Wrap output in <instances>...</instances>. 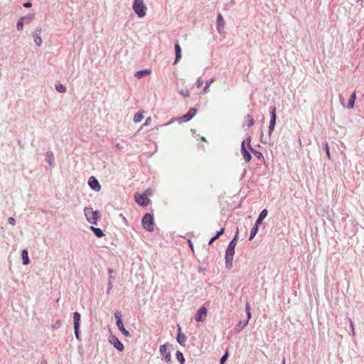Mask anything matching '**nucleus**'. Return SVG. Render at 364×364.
Returning a JSON list of instances; mask_svg holds the SVG:
<instances>
[{
	"mask_svg": "<svg viewBox=\"0 0 364 364\" xmlns=\"http://www.w3.org/2000/svg\"><path fill=\"white\" fill-rule=\"evenodd\" d=\"M236 237L230 242L225 253V266L230 269L232 267V259L235 255V249L236 246Z\"/></svg>",
	"mask_w": 364,
	"mask_h": 364,
	"instance_id": "f257e3e1",
	"label": "nucleus"
},
{
	"mask_svg": "<svg viewBox=\"0 0 364 364\" xmlns=\"http://www.w3.org/2000/svg\"><path fill=\"white\" fill-rule=\"evenodd\" d=\"M85 215L87 221L92 224H97L100 218V212L93 210L92 208L86 207L84 209Z\"/></svg>",
	"mask_w": 364,
	"mask_h": 364,
	"instance_id": "f03ea898",
	"label": "nucleus"
},
{
	"mask_svg": "<svg viewBox=\"0 0 364 364\" xmlns=\"http://www.w3.org/2000/svg\"><path fill=\"white\" fill-rule=\"evenodd\" d=\"M133 9L139 18H142L146 14V7L144 0H134L133 4Z\"/></svg>",
	"mask_w": 364,
	"mask_h": 364,
	"instance_id": "7ed1b4c3",
	"label": "nucleus"
},
{
	"mask_svg": "<svg viewBox=\"0 0 364 364\" xmlns=\"http://www.w3.org/2000/svg\"><path fill=\"white\" fill-rule=\"evenodd\" d=\"M142 225L149 232H152L154 229V217L149 213H146L141 220Z\"/></svg>",
	"mask_w": 364,
	"mask_h": 364,
	"instance_id": "20e7f679",
	"label": "nucleus"
},
{
	"mask_svg": "<svg viewBox=\"0 0 364 364\" xmlns=\"http://www.w3.org/2000/svg\"><path fill=\"white\" fill-rule=\"evenodd\" d=\"M134 199L136 203L141 206H147L150 203V200L146 197V195L135 193Z\"/></svg>",
	"mask_w": 364,
	"mask_h": 364,
	"instance_id": "39448f33",
	"label": "nucleus"
},
{
	"mask_svg": "<svg viewBox=\"0 0 364 364\" xmlns=\"http://www.w3.org/2000/svg\"><path fill=\"white\" fill-rule=\"evenodd\" d=\"M208 311L205 306L200 307L195 315V320L198 322L204 321L207 317Z\"/></svg>",
	"mask_w": 364,
	"mask_h": 364,
	"instance_id": "423d86ee",
	"label": "nucleus"
},
{
	"mask_svg": "<svg viewBox=\"0 0 364 364\" xmlns=\"http://www.w3.org/2000/svg\"><path fill=\"white\" fill-rule=\"evenodd\" d=\"M80 314L78 312L73 313L74 330L75 335L77 339H80L79 328H80Z\"/></svg>",
	"mask_w": 364,
	"mask_h": 364,
	"instance_id": "0eeeda50",
	"label": "nucleus"
},
{
	"mask_svg": "<svg viewBox=\"0 0 364 364\" xmlns=\"http://www.w3.org/2000/svg\"><path fill=\"white\" fill-rule=\"evenodd\" d=\"M276 119H277L276 107H272L271 119H270L269 127H268L269 135L272 134V133L274 129V127L276 124Z\"/></svg>",
	"mask_w": 364,
	"mask_h": 364,
	"instance_id": "6e6552de",
	"label": "nucleus"
},
{
	"mask_svg": "<svg viewBox=\"0 0 364 364\" xmlns=\"http://www.w3.org/2000/svg\"><path fill=\"white\" fill-rule=\"evenodd\" d=\"M168 343H165L160 347V353L164 355L166 362L169 363L171 360V355L170 352H167Z\"/></svg>",
	"mask_w": 364,
	"mask_h": 364,
	"instance_id": "1a4fd4ad",
	"label": "nucleus"
},
{
	"mask_svg": "<svg viewBox=\"0 0 364 364\" xmlns=\"http://www.w3.org/2000/svg\"><path fill=\"white\" fill-rule=\"evenodd\" d=\"M196 109L191 108L188 113L181 117V120L185 122H188L196 115Z\"/></svg>",
	"mask_w": 364,
	"mask_h": 364,
	"instance_id": "9d476101",
	"label": "nucleus"
},
{
	"mask_svg": "<svg viewBox=\"0 0 364 364\" xmlns=\"http://www.w3.org/2000/svg\"><path fill=\"white\" fill-rule=\"evenodd\" d=\"M241 153L245 162L248 163L251 160L252 156L249 151L246 149L244 141L241 144Z\"/></svg>",
	"mask_w": 364,
	"mask_h": 364,
	"instance_id": "9b49d317",
	"label": "nucleus"
},
{
	"mask_svg": "<svg viewBox=\"0 0 364 364\" xmlns=\"http://www.w3.org/2000/svg\"><path fill=\"white\" fill-rule=\"evenodd\" d=\"M109 342L114 346L115 348H117L119 351H122L124 350V345L118 340V338L115 336H112Z\"/></svg>",
	"mask_w": 364,
	"mask_h": 364,
	"instance_id": "f8f14e48",
	"label": "nucleus"
},
{
	"mask_svg": "<svg viewBox=\"0 0 364 364\" xmlns=\"http://www.w3.org/2000/svg\"><path fill=\"white\" fill-rule=\"evenodd\" d=\"M88 184L91 188H92L95 191H100L101 188V186L98 182V181L94 176H91L89 178Z\"/></svg>",
	"mask_w": 364,
	"mask_h": 364,
	"instance_id": "ddd939ff",
	"label": "nucleus"
},
{
	"mask_svg": "<svg viewBox=\"0 0 364 364\" xmlns=\"http://www.w3.org/2000/svg\"><path fill=\"white\" fill-rule=\"evenodd\" d=\"M41 33V28H36V31L33 33V41L38 46H41L42 43Z\"/></svg>",
	"mask_w": 364,
	"mask_h": 364,
	"instance_id": "4468645a",
	"label": "nucleus"
},
{
	"mask_svg": "<svg viewBox=\"0 0 364 364\" xmlns=\"http://www.w3.org/2000/svg\"><path fill=\"white\" fill-rule=\"evenodd\" d=\"M217 23H218V25H217L218 31L219 33H221L225 26V21H224L223 16L220 14H218V16L217 17Z\"/></svg>",
	"mask_w": 364,
	"mask_h": 364,
	"instance_id": "2eb2a0df",
	"label": "nucleus"
},
{
	"mask_svg": "<svg viewBox=\"0 0 364 364\" xmlns=\"http://www.w3.org/2000/svg\"><path fill=\"white\" fill-rule=\"evenodd\" d=\"M176 59L175 63L179 61L181 58V48L178 43H175Z\"/></svg>",
	"mask_w": 364,
	"mask_h": 364,
	"instance_id": "dca6fc26",
	"label": "nucleus"
},
{
	"mask_svg": "<svg viewBox=\"0 0 364 364\" xmlns=\"http://www.w3.org/2000/svg\"><path fill=\"white\" fill-rule=\"evenodd\" d=\"M254 123L255 120L253 117L250 114H247L245 117L244 125L247 127H250L254 124Z\"/></svg>",
	"mask_w": 364,
	"mask_h": 364,
	"instance_id": "f3484780",
	"label": "nucleus"
},
{
	"mask_svg": "<svg viewBox=\"0 0 364 364\" xmlns=\"http://www.w3.org/2000/svg\"><path fill=\"white\" fill-rule=\"evenodd\" d=\"M151 73V70L145 69L143 70L137 71L135 73V76L137 78L140 79V78L143 77L144 76L149 75Z\"/></svg>",
	"mask_w": 364,
	"mask_h": 364,
	"instance_id": "a211bd4d",
	"label": "nucleus"
},
{
	"mask_svg": "<svg viewBox=\"0 0 364 364\" xmlns=\"http://www.w3.org/2000/svg\"><path fill=\"white\" fill-rule=\"evenodd\" d=\"M267 213H268L267 210V209H264L260 213V214L259 215V218H257L255 224L259 225V224L262 223V220L267 217Z\"/></svg>",
	"mask_w": 364,
	"mask_h": 364,
	"instance_id": "6ab92c4d",
	"label": "nucleus"
},
{
	"mask_svg": "<svg viewBox=\"0 0 364 364\" xmlns=\"http://www.w3.org/2000/svg\"><path fill=\"white\" fill-rule=\"evenodd\" d=\"M117 326L120 331L125 336H129L130 333L128 331H127L124 326L123 322H117Z\"/></svg>",
	"mask_w": 364,
	"mask_h": 364,
	"instance_id": "aec40b11",
	"label": "nucleus"
},
{
	"mask_svg": "<svg viewBox=\"0 0 364 364\" xmlns=\"http://www.w3.org/2000/svg\"><path fill=\"white\" fill-rule=\"evenodd\" d=\"M186 339V338L185 335L181 332V328H179V331H178V336H177V341L181 345L184 346Z\"/></svg>",
	"mask_w": 364,
	"mask_h": 364,
	"instance_id": "412c9836",
	"label": "nucleus"
},
{
	"mask_svg": "<svg viewBox=\"0 0 364 364\" xmlns=\"http://www.w3.org/2000/svg\"><path fill=\"white\" fill-rule=\"evenodd\" d=\"M355 100H356V94H355V92H354L351 95L350 98L348 100V109H353L354 107V104H355Z\"/></svg>",
	"mask_w": 364,
	"mask_h": 364,
	"instance_id": "4be33fe9",
	"label": "nucleus"
},
{
	"mask_svg": "<svg viewBox=\"0 0 364 364\" xmlns=\"http://www.w3.org/2000/svg\"><path fill=\"white\" fill-rule=\"evenodd\" d=\"M21 257L23 259V264L24 265L28 264L29 263V258L28 255V251L26 250H23Z\"/></svg>",
	"mask_w": 364,
	"mask_h": 364,
	"instance_id": "5701e85b",
	"label": "nucleus"
},
{
	"mask_svg": "<svg viewBox=\"0 0 364 364\" xmlns=\"http://www.w3.org/2000/svg\"><path fill=\"white\" fill-rule=\"evenodd\" d=\"M90 229L93 231V232L97 237H102L104 236V233L100 228L91 226Z\"/></svg>",
	"mask_w": 364,
	"mask_h": 364,
	"instance_id": "b1692460",
	"label": "nucleus"
},
{
	"mask_svg": "<svg viewBox=\"0 0 364 364\" xmlns=\"http://www.w3.org/2000/svg\"><path fill=\"white\" fill-rule=\"evenodd\" d=\"M143 114H144L143 111L138 112L134 117V122L136 123L141 122L142 120V119L144 118Z\"/></svg>",
	"mask_w": 364,
	"mask_h": 364,
	"instance_id": "393cba45",
	"label": "nucleus"
},
{
	"mask_svg": "<svg viewBox=\"0 0 364 364\" xmlns=\"http://www.w3.org/2000/svg\"><path fill=\"white\" fill-rule=\"evenodd\" d=\"M46 160L49 164L50 166H52L54 161V156L53 153L51 152H47L46 155Z\"/></svg>",
	"mask_w": 364,
	"mask_h": 364,
	"instance_id": "a878e982",
	"label": "nucleus"
},
{
	"mask_svg": "<svg viewBox=\"0 0 364 364\" xmlns=\"http://www.w3.org/2000/svg\"><path fill=\"white\" fill-rule=\"evenodd\" d=\"M225 229L221 228L220 231L217 232V234L213 237L209 241V245H211L214 241H215L217 239L219 238L220 235H222L224 233Z\"/></svg>",
	"mask_w": 364,
	"mask_h": 364,
	"instance_id": "bb28decb",
	"label": "nucleus"
},
{
	"mask_svg": "<svg viewBox=\"0 0 364 364\" xmlns=\"http://www.w3.org/2000/svg\"><path fill=\"white\" fill-rule=\"evenodd\" d=\"M258 232V225L255 224V226L251 229L250 240H252Z\"/></svg>",
	"mask_w": 364,
	"mask_h": 364,
	"instance_id": "cd10ccee",
	"label": "nucleus"
},
{
	"mask_svg": "<svg viewBox=\"0 0 364 364\" xmlns=\"http://www.w3.org/2000/svg\"><path fill=\"white\" fill-rule=\"evenodd\" d=\"M215 81V79L214 78H211L209 80H208L206 82V85L204 87V92L205 93H208L209 92V87L210 86V85Z\"/></svg>",
	"mask_w": 364,
	"mask_h": 364,
	"instance_id": "c85d7f7f",
	"label": "nucleus"
},
{
	"mask_svg": "<svg viewBox=\"0 0 364 364\" xmlns=\"http://www.w3.org/2000/svg\"><path fill=\"white\" fill-rule=\"evenodd\" d=\"M55 89L59 92L64 93V92H66V87L64 85H63L62 84H60V83L55 85Z\"/></svg>",
	"mask_w": 364,
	"mask_h": 364,
	"instance_id": "c756f323",
	"label": "nucleus"
},
{
	"mask_svg": "<svg viewBox=\"0 0 364 364\" xmlns=\"http://www.w3.org/2000/svg\"><path fill=\"white\" fill-rule=\"evenodd\" d=\"M176 358H177L178 360L181 363V364L184 363L185 359L183 355V353L181 351L176 352Z\"/></svg>",
	"mask_w": 364,
	"mask_h": 364,
	"instance_id": "7c9ffc66",
	"label": "nucleus"
},
{
	"mask_svg": "<svg viewBox=\"0 0 364 364\" xmlns=\"http://www.w3.org/2000/svg\"><path fill=\"white\" fill-rule=\"evenodd\" d=\"M34 14H29L26 16H23V21H26V23H29L33 21L34 18Z\"/></svg>",
	"mask_w": 364,
	"mask_h": 364,
	"instance_id": "2f4dec72",
	"label": "nucleus"
},
{
	"mask_svg": "<svg viewBox=\"0 0 364 364\" xmlns=\"http://www.w3.org/2000/svg\"><path fill=\"white\" fill-rule=\"evenodd\" d=\"M16 27H17V29L18 31H21L23 28V18H21L18 22H17V24H16Z\"/></svg>",
	"mask_w": 364,
	"mask_h": 364,
	"instance_id": "473e14b6",
	"label": "nucleus"
},
{
	"mask_svg": "<svg viewBox=\"0 0 364 364\" xmlns=\"http://www.w3.org/2000/svg\"><path fill=\"white\" fill-rule=\"evenodd\" d=\"M179 92L184 97H187L190 95L189 90L186 88L181 90Z\"/></svg>",
	"mask_w": 364,
	"mask_h": 364,
	"instance_id": "72a5a7b5",
	"label": "nucleus"
},
{
	"mask_svg": "<svg viewBox=\"0 0 364 364\" xmlns=\"http://www.w3.org/2000/svg\"><path fill=\"white\" fill-rule=\"evenodd\" d=\"M114 316H115V318H116V320H117V322H122V314L119 311H116L114 313Z\"/></svg>",
	"mask_w": 364,
	"mask_h": 364,
	"instance_id": "f704fd0d",
	"label": "nucleus"
},
{
	"mask_svg": "<svg viewBox=\"0 0 364 364\" xmlns=\"http://www.w3.org/2000/svg\"><path fill=\"white\" fill-rule=\"evenodd\" d=\"M247 321L243 324V326L239 330L242 329L245 326H246L248 323L249 320L251 318V316H252L251 312H247Z\"/></svg>",
	"mask_w": 364,
	"mask_h": 364,
	"instance_id": "c9c22d12",
	"label": "nucleus"
},
{
	"mask_svg": "<svg viewBox=\"0 0 364 364\" xmlns=\"http://www.w3.org/2000/svg\"><path fill=\"white\" fill-rule=\"evenodd\" d=\"M228 352H226V353L220 359V364H224V363L225 362V360L228 358Z\"/></svg>",
	"mask_w": 364,
	"mask_h": 364,
	"instance_id": "e433bc0d",
	"label": "nucleus"
},
{
	"mask_svg": "<svg viewBox=\"0 0 364 364\" xmlns=\"http://www.w3.org/2000/svg\"><path fill=\"white\" fill-rule=\"evenodd\" d=\"M325 149H326V154H327L328 159H330L331 158V155H330L329 147H328V143L325 144Z\"/></svg>",
	"mask_w": 364,
	"mask_h": 364,
	"instance_id": "4c0bfd02",
	"label": "nucleus"
},
{
	"mask_svg": "<svg viewBox=\"0 0 364 364\" xmlns=\"http://www.w3.org/2000/svg\"><path fill=\"white\" fill-rule=\"evenodd\" d=\"M196 85H197V87L200 88L203 85V80L202 79H198L197 80Z\"/></svg>",
	"mask_w": 364,
	"mask_h": 364,
	"instance_id": "58836bf2",
	"label": "nucleus"
},
{
	"mask_svg": "<svg viewBox=\"0 0 364 364\" xmlns=\"http://www.w3.org/2000/svg\"><path fill=\"white\" fill-rule=\"evenodd\" d=\"M144 193L146 194L148 198L149 196L152 195V191L151 189H147Z\"/></svg>",
	"mask_w": 364,
	"mask_h": 364,
	"instance_id": "ea45409f",
	"label": "nucleus"
},
{
	"mask_svg": "<svg viewBox=\"0 0 364 364\" xmlns=\"http://www.w3.org/2000/svg\"><path fill=\"white\" fill-rule=\"evenodd\" d=\"M8 222L9 224L12 225H15V220L14 218H9L8 219Z\"/></svg>",
	"mask_w": 364,
	"mask_h": 364,
	"instance_id": "a19ab883",
	"label": "nucleus"
},
{
	"mask_svg": "<svg viewBox=\"0 0 364 364\" xmlns=\"http://www.w3.org/2000/svg\"><path fill=\"white\" fill-rule=\"evenodd\" d=\"M151 122V117H148L146 119V122L144 124V126H147L149 125Z\"/></svg>",
	"mask_w": 364,
	"mask_h": 364,
	"instance_id": "79ce46f5",
	"label": "nucleus"
},
{
	"mask_svg": "<svg viewBox=\"0 0 364 364\" xmlns=\"http://www.w3.org/2000/svg\"><path fill=\"white\" fill-rule=\"evenodd\" d=\"M245 311H246V313L247 312H250V306L249 304H246V306H245Z\"/></svg>",
	"mask_w": 364,
	"mask_h": 364,
	"instance_id": "37998d69",
	"label": "nucleus"
},
{
	"mask_svg": "<svg viewBox=\"0 0 364 364\" xmlns=\"http://www.w3.org/2000/svg\"><path fill=\"white\" fill-rule=\"evenodd\" d=\"M23 6L26 8H30L31 6V4L30 2L24 3Z\"/></svg>",
	"mask_w": 364,
	"mask_h": 364,
	"instance_id": "c03bdc74",
	"label": "nucleus"
},
{
	"mask_svg": "<svg viewBox=\"0 0 364 364\" xmlns=\"http://www.w3.org/2000/svg\"><path fill=\"white\" fill-rule=\"evenodd\" d=\"M350 326H351L352 328L353 329V323L352 321H350Z\"/></svg>",
	"mask_w": 364,
	"mask_h": 364,
	"instance_id": "a18cd8bd",
	"label": "nucleus"
}]
</instances>
